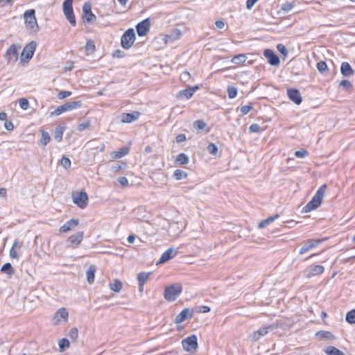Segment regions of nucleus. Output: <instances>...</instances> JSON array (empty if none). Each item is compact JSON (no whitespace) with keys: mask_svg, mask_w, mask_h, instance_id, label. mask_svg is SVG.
<instances>
[{"mask_svg":"<svg viewBox=\"0 0 355 355\" xmlns=\"http://www.w3.org/2000/svg\"><path fill=\"white\" fill-rule=\"evenodd\" d=\"M326 189L325 184L320 187L312 199L302 208V213H308L317 209L322 203Z\"/></svg>","mask_w":355,"mask_h":355,"instance_id":"f257e3e1","label":"nucleus"},{"mask_svg":"<svg viewBox=\"0 0 355 355\" xmlns=\"http://www.w3.org/2000/svg\"><path fill=\"white\" fill-rule=\"evenodd\" d=\"M182 292V284L180 283L173 284L165 288L164 297L166 301L173 302L181 295Z\"/></svg>","mask_w":355,"mask_h":355,"instance_id":"f03ea898","label":"nucleus"},{"mask_svg":"<svg viewBox=\"0 0 355 355\" xmlns=\"http://www.w3.org/2000/svg\"><path fill=\"white\" fill-rule=\"evenodd\" d=\"M25 25L28 30L32 33H37L39 31V26L35 17V11L34 9H30L25 11L24 14Z\"/></svg>","mask_w":355,"mask_h":355,"instance_id":"7ed1b4c3","label":"nucleus"},{"mask_svg":"<svg viewBox=\"0 0 355 355\" xmlns=\"http://www.w3.org/2000/svg\"><path fill=\"white\" fill-rule=\"evenodd\" d=\"M80 101L67 102L62 105L58 106L53 112L50 113L51 116H58L65 112L71 111L73 110L80 108L82 106Z\"/></svg>","mask_w":355,"mask_h":355,"instance_id":"20e7f679","label":"nucleus"},{"mask_svg":"<svg viewBox=\"0 0 355 355\" xmlns=\"http://www.w3.org/2000/svg\"><path fill=\"white\" fill-rule=\"evenodd\" d=\"M73 0H64L62 3V10L66 19L72 26H76V17L73 9Z\"/></svg>","mask_w":355,"mask_h":355,"instance_id":"39448f33","label":"nucleus"},{"mask_svg":"<svg viewBox=\"0 0 355 355\" xmlns=\"http://www.w3.org/2000/svg\"><path fill=\"white\" fill-rule=\"evenodd\" d=\"M135 40V33L133 28H129L123 34L121 38V46L125 49H129Z\"/></svg>","mask_w":355,"mask_h":355,"instance_id":"423d86ee","label":"nucleus"},{"mask_svg":"<svg viewBox=\"0 0 355 355\" xmlns=\"http://www.w3.org/2000/svg\"><path fill=\"white\" fill-rule=\"evenodd\" d=\"M37 43L35 41L26 44L21 54V62H28L33 57L35 51Z\"/></svg>","mask_w":355,"mask_h":355,"instance_id":"0eeeda50","label":"nucleus"},{"mask_svg":"<svg viewBox=\"0 0 355 355\" xmlns=\"http://www.w3.org/2000/svg\"><path fill=\"white\" fill-rule=\"evenodd\" d=\"M82 18L85 24H92L96 19V15L92 12V4L89 2H85L83 6Z\"/></svg>","mask_w":355,"mask_h":355,"instance_id":"6e6552de","label":"nucleus"},{"mask_svg":"<svg viewBox=\"0 0 355 355\" xmlns=\"http://www.w3.org/2000/svg\"><path fill=\"white\" fill-rule=\"evenodd\" d=\"M20 46H17L15 44H11L7 49L4 58L8 64L15 63L18 60L19 56V49Z\"/></svg>","mask_w":355,"mask_h":355,"instance_id":"1a4fd4ad","label":"nucleus"},{"mask_svg":"<svg viewBox=\"0 0 355 355\" xmlns=\"http://www.w3.org/2000/svg\"><path fill=\"white\" fill-rule=\"evenodd\" d=\"M72 198L73 203L81 209L85 208L88 204V196L84 191L73 193Z\"/></svg>","mask_w":355,"mask_h":355,"instance_id":"9d476101","label":"nucleus"},{"mask_svg":"<svg viewBox=\"0 0 355 355\" xmlns=\"http://www.w3.org/2000/svg\"><path fill=\"white\" fill-rule=\"evenodd\" d=\"M182 348L187 352H192L198 347V338L196 335H191L182 341Z\"/></svg>","mask_w":355,"mask_h":355,"instance_id":"9b49d317","label":"nucleus"},{"mask_svg":"<svg viewBox=\"0 0 355 355\" xmlns=\"http://www.w3.org/2000/svg\"><path fill=\"white\" fill-rule=\"evenodd\" d=\"M84 237L83 232H78L70 236L67 240L66 247L68 248H76L83 241Z\"/></svg>","mask_w":355,"mask_h":355,"instance_id":"f8f14e48","label":"nucleus"},{"mask_svg":"<svg viewBox=\"0 0 355 355\" xmlns=\"http://www.w3.org/2000/svg\"><path fill=\"white\" fill-rule=\"evenodd\" d=\"M150 28V20L146 18L138 23L136 26V30L139 37L145 36L148 34Z\"/></svg>","mask_w":355,"mask_h":355,"instance_id":"ddd939ff","label":"nucleus"},{"mask_svg":"<svg viewBox=\"0 0 355 355\" xmlns=\"http://www.w3.org/2000/svg\"><path fill=\"white\" fill-rule=\"evenodd\" d=\"M322 242V240L320 239H308L305 241L304 245L299 251L300 254H304L309 252L310 250L316 248L320 243Z\"/></svg>","mask_w":355,"mask_h":355,"instance_id":"4468645a","label":"nucleus"},{"mask_svg":"<svg viewBox=\"0 0 355 355\" xmlns=\"http://www.w3.org/2000/svg\"><path fill=\"white\" fill-rule=\"evenodd\" d=\"M263 55L267 58L268 63L272 66H277L280 63L279 58L275 52L270 49H265L263 51Z\"/></svg>","mask_w":355,"mask_h":355,"instance_id":"2eb2a0df","label":"nucleus"},{"mask_svg":"<svg viewBox=\"0 0 355 355\" xmlns=\"http://www.w3.org/2000/svg\"><path fill=\"white\" fill-rule=\"evenodd\" d=\"M287 95L291 101L296 105H300L302 102V98L300 91L294 88L287 89Z\"/></svg>","mask_w":355,"mask_h":355,"instance_id":"dca6fc26","label":"nucleus"},{"mask_svg":"<svg viewBox=\"0 0 355 355\" xmlns=\"http://www.w3.org/2000/svg\"><path fill=\"white\" fill-rule=\"evenodd\" d=\"M193 311L189 309H184L175 318V322L176 324H180L183 322L187 318H191L193 317Z\"/></svg>","mask_w":355,"mask_h":355,"instance_id":"f3484780","label":"nucleus"},{"mask_svg":"<svg viewBox=\"0 0 355 355\" xmlns=\"http://www.w3.org/2000/svg\"><path fill=\"white\" fill-rule=\"evenodd\" d=\"M79 224V220L78 218H71L69 220L67 221L60 228V232L61 233L68 232L69 231L73 230L75 227H76Z\"/></svg>","mask_w":355,"mask_h":355,"instance_id":"a211bd4d","label":"nucleus"},{"mask_svg":"<svg viewBox=\"0 0 355 355\" xmlns=\"http://www.w3.org/2000/svg\"><path fill=\"white\" fill-rule=\"evenodd\" d=\"M140 116V112H133L132 113H123L121 117V121L124 123H129L137 121Z\"/></svg>","mask_w":355,"mask_h":355,"instance_id":"6ab92c4d","label":"nucleus"},{"mask_svg":"<svg viewBox=\"0 0 355 355\" xmlns=\"http://www.w3.org/2000/svg\"><path fill=\"white\" fill-rule=\"evenodd\" d=\"M177 254V252L174 251L173 248H168L166 250L161 256L159 260L157 261V264L163 263L169 261L170 259L175 257Z\"/></svg>","mask_w":355,"mask_h":355,"instance_id":"aec40b11","label":"nucleus"},{"mask_svg":"<svg viewBox=\"0 0 355 355\" xmlns=\"http://www.w3.org/2000/svg\"><path fill=\"white\" fill-rule=\"evenodd\" d=\"M340 72L342 75L345 77H350L354 73V71L351 65L346 62L342 63L340 67Z\"/></svg>","mask_w":355,"mask_h":355,"instance_id":"412c9836","label":"nucleus"},{"mask_svg":"<svg viewBox=\"0 0 355 355\" xmlns=\"http://www.w3.org/2000/svg\"><path fill=\"white\" fill-rule=\"evenodd\" d=\"M324 268L320 265H312L309 268V273L308 277H311L315 275H321L324 272Z\"/></svg>","mask_w":355,"mask_h":355,"instance_id":"4be33fe9","label":"nucleus"},{"mask_svg":"<svg viewBox=\"0 0 355 355\" xmlns=\"http://www.w3.org/2000/svg\"><path fill=\"white\" fill-rule=\"evenodd\" d=\"M278 325L277 324L272 323L267 326L260 327L259 329L257 331V333L259 336H263L266 335L268 332L276 329Z\"/></svg>","mask_w":355,"mask_h":355,"instance_id":"5701e85b","label":"nucleus"},{"mask_svg":"<svg viewBox=\"0 0 355 355\" xmlns=\"http://www.w3.org/2000/svg\"><path fill=\"white\" fill-rule=\"evenodd\" d=\"M96 271V268L94 265H90L87 270L86 275L87 280L89 284H92L94 281L95 272Z\"/></svg>","mask_w":355,"mask_h":355,"instance_id":"b1692460","label":"nucleus"},{"mask_svg":"<svg viewBox=\"0 0 355 355\" xmlns=\"http://www.w3.org/2000/svg\"><path fill=\"white\" fill-rule=\"evenodd\" d=\"M109 286L114 292L119 293L122 289L123 284L119 279H116L110 283Z\"/></svg>","mask_w":355,"mask_h":355,"instance_id":"393cba45","label":"nucleus"},{"mask_svg":"<svg viewBox=\"0 0 355 355\" xmlns=\"http://www.w3.org/2000/svg\"><path fill=\"white\" fill-rule=\"evenodd\" d=\"M327 355H345L342 351L334 346H328L324 349Z\"/></svg>","mask_w":355,"mask_h":355,"instance_id":"a878e982","label":"nucleus"},{"mask_svg":"<svg viewBox=\"0 0 355 355\" xmlns=\"http://www.w3.org/2000/svg\"><path fill=\"white\" fill-rule=\"evenodd\" d=\"M64 130H65V126H62L61 125H58L55 128V132H54V138L58 142L62 141Z\"/></svg>","mask_w":355,"mask_h":355,"instance_id":"bb28decb","label":"nucleus"},{"mask_svg":"<svg viewBox=\"0 0 355 355\" xmlns=\"http://www.w3.org/2000/svg\"><path fill=\"white\" fill-rule=\"evenodd\" d=\"M189 162V157L187 154L181 153L177 155L175 163L180 165L187 164Z\"/></svg>","mask_w":355,"mask_h":355,"instance_id":"cd10ccee","label":"nucleus"},{"mask_svg":"<svg viewBox=\"0 0 355 355\" xmlns=\"http://www.w3.org/2000/svg\"><path fill=\"white\" fill-rule=\"evenodd\" d=\"M315 336H320L321 339L334 340L335 338L334 335L328 331H319Z\"/></svg>","mask_w":355,"mask_h":355,"instance_id":"c85d7f7f","label":"nucleus"},{"mask_svg":"<svg viewBox=\"0 0 355 355\" xmlns=\"http://www.w3.org/2000/svg\"><path fill=\"white\" fill-rule=\"evenodd\" d=\"M68 315L69 313L67 309L65 308H60L56 311L55 317L58 318V320H60V319L67 320L68 318Z\"/></svg>","mask_w":355,"mask_h":355,"instance_id":"c756f323","label":"nucleus"},{"mask_svg":"<svg viewBox=\"0 0 355 355\" xmlns=\"http://www.w3.org/2000/svg\"><path fill=\"white\" fill-rule=\"evenodd\" d=\"M1 272L11 277L15 273V269L10 263H6L1 268Z\"/></svg>","mask_w":355,"mask_h":355,"instance_id":"7c9ffc66","label":"nucleus"},{"mask_svg":"<svg viewBox=\"0 0 355 355\" xmlns=\"http://www.w3.org/2000/svg\"><path fill=\"white\" fill-rule=\"evenodd\" d=\"M85 48L86 55L92 54L96 50L94 42L92 40H88Z\"/></svg>","mask_w":355,"mask_h":355,"instance_id":"2f4dec72","label":"nucleus"},{"mask_svg":"<svg viewBox=\"0 0 355 355\" xmlns=\"http://www.w3.org/2000/svg\"><path fill=\"white\" fill-rule=\"evenodd\" d=\"M193 94H192V89H190L189 87L185 89H182V90H180L178 95H177V97L178 98H184L186 99H189L190 98H191V96H193Z\"/></svg>","mask_w":355,"mask_h":355,"instance_id":"473e14b6","label":"nucleus"},{"mask_svg":"<svg viewBox=\"0 0 355 355\" xmlns=\"http://www.w3.org/2000/svg\"><path fill=\"white\" fill-rule=\"evenodd\" d=\"M247 57L245 54H239L234 56L232 59V62L235 64H241L246 61Z\"/></svg>","mask_w":355,"mask_h":355,"instance_id":"72a5a7b5","label":"nucleus"},{"mask_svg":"<svg viewBox=\"0 0 355 355\" xmlns=\"http://www.w3.org/2000/svg\"><path fill=\"white\" fill-rule=\"evenodd\" d=\"M151 272H141L137 275V280L139 284H145L149 278Z\"/></svg>","mask_w":355,"mask_h":355,"instance_id":"f704fd0d","label":"nucleus"},{"mask_svg":"<svg viewBox=\"0 0 355 355\" xmlns=\"http://www.w3.org/2000/svg\"><path fill=\"white\" fill-rule=\"evenodd\" d=\"M51 140V137L49 132L46 131H42L41 138L39 141L40 144L46 146Z\"/></svg>","mask_w":355,"mask_h":355,"instance_id":"c9c22d12","label":"nucleus"},{"mask_svg":"<svg viewBox=\"0 0 355 355\" xmlns=\"http://www.w3.org/2000/svg\"><path fill=\"white\" fill-rule=\"evenodd\" d=\"M278 214H276L273 216L268 217V218L262 220L258 225L259 228H264L266 227L268 224L273 222L276 218H278Z\"/></svg>","mask_w":355,"mask_h":355,"instance_id":"e433bc0d","label":"nucleus"},{"mask_svg":"<svg viewBox=\"0 0 355 355\" xmlns=\"http://www.w3.org/2000/svg\"><path fill=\"white\" fill-rule=\"evenodd\" d=\"M173 177L177 180H181L187 178V173L183 170L176 169L173 173Z\"/></svg>","mask_w":355,"mask_h":355,"instance_id":"4c0bfd02","label":"nucleus"},{"mask_svg":"<svg viewBox=\"0 0 355 355\" xmlns=\"http://www.w3.org/2000/svg\"><path fill=\"white\" fill-rule=\"evenodd\" d=\"M69 341L67 338H63L58 342L60 352H64L67 348L69 347Z\"/></svg>","mask_w":355,"mask_h":355,"instance_id":"58836bf2","label":"nucleus"},{"mask_svg":"<svg viewBox=\"0 0 355 355\" xmlns=\"http://www.w3.org/2000/svg\"><path fill=\"white\" fill-rule=\"evenodd\" d=\"M345 320L349 324L355 323V309H352L347 313Z\"/></svg>","mask_w":355,"mask_h":355,"instance_id":"ea45409f","label":"nucleus"},{"mask_svg":"<svg viewBox=\"0 0 355 355\" xmlns=\"http://www.w3.org/2000/svg\"><path fill=\"white\" fill-rule=\"evenodd\" d=\"M207 126V123L201 119L197 120L193 122V128L198 130H202Z\"/></svg>","mask_w":355,"mask_h":355,"instance_id":"a19ab883","label":"nucleus"},{"mask_svg":"<svg viewBox=\"0 0 355 355\" xmlns=\"http://www.w3.org/2000/svg\"><path fill=\"white\" fill-rule=\"evenodd\" d=\"M68 336L72 341H76L78 337V329L76 327H73L70 329Z\"/></svg>","mask_w":355,"mask_h":355,"instance_id":"79ce46f5","label":"nucleus"},{"mask_svg":"<svg viewBox=\"0 0 355 355\" xmlns=\"http://www.w3.org/2000/svg\"><path fill=\"white\" fill-rule=\"evenodd\" d=\"M317 69L322 73H324V72L328 71L327 64L324 61H320L319 62H318Z\"/></svg>","mask_w":355,"mask_h":355,"instance_id":"37998d69","label":"nucleus"},{"mask_svg":"<svg viewBox=\"0 0 355 355\" xmlns=\"http://www.w3.org/2000/svg\"><path fill=\"white\" fill-rule=\"evenodd\" d=\"M228 97L230 98H234L237 95V89L234 86H229L227 89Z\"/></svg>","mask_w":355,"mask_h":355,"instance_id":"c03bdc74","label":"nucleus"},{"mask_svg":"<svg viewBox=\"0 0 355 355\" xmlns=\"http://www.w3.org/2000/svg\"><path fill=\"white\" fill-rule=\"evenodd\" d=\"M207 149L209 153L212 155H216L218 150L217 146L214 143H210Z\"/></svg>","mask_w":355,"mask_h":355,"instance_id":"a18cd8bd","label":"nucleus"},{"mask_svg":"<svg viewBox=\"0 0 355 355\" xmlns=\"http://www.w3.org/2000/svg\"><path fill=\"white\" fill-rule=\"evenodd\" d=\"M129 152V149L128 148H122L120 150L116 151L115 153L114 158H121L125 155H126Z\"/></svg>","mask_w":355,"mask_h":355,"instance_id":"49530a36","label":"nucleus"},{"mask_svg":"<svg viewBox=\"0 0 355 355\" xmlns=\"http://www.w3.org/2000/svg\"><path fill=\"white\" fill-rule=\"evenodd\" d=\"M71 160L66 156H63L61 159V164L65 168L68 169L71 166Z\"/></svg>","mask_w":355,"mask_h":355,"instance_id":"de8ad7c7","label":"nucleus"},{"mask_svg":"<svg viewBox=\"0 0 355 355\" xmlns=\"http://www.w3.org/2000/svg\"><path fill=\"white\" fill-rule=\"evenodd\" d=\"M19 103L20 107L24 110H26L28 109V107H29V102L26 98H20L19 100Z\"/></svg>","mask_w":355,"mask_h":355,"instance_id":"09e8293b","label":"nucleus"},{"mask_svg":"<svg viewBox=\"0 0 355 355\" xmlns=\"http://www.w3.org/2000/svg\"><path fill=\"white\" fill-rule=\"evenodd\" d=\"M339 86L343 87L345 89L347 90L352 87V84L348 80H343L340 81Z\"/></svg>","mask_w":355,"mask_h":355,"instance_id":"8fccbe9b","label":"nucleus"},{"mask_svg":"<svg viewBox=\"0 0 355 355\" xmlns=\"http://www.w3.org/2000/svg\"><path fill=\"white\" fill-rule=\"evenodd\" d=\"M294 7V4L290 2H286L281 6V9L285 12H288Z\"/></svg>","mask_w":355,"mask_h":355,"instance_id":"3c124183","label":"nucleus"},{"mask_svg":"<svg viewBox=\"0 0 355 355\" xmlns=\"http://www.w3.org/2000/svg\"><path fill=\"white\" fill-rule=\"evenodd\" d=\"M261 130L260 125L257 123L252 124L249 128L250 132H259Z\"/></svg>","mask_w":355,"mask_h":355,"instance_id":"603ef678","label":"nucleus"},{"mask_svg":"<svg viewBox=\"0 0 355 355\" xmlns=\"http://www.w3.org/2000/svg\"><path fill=\"white\" fill-rule=\"evenodd\" d=\"M71 95V92L69 91H60L58 94V98L59 99L66 98Z\"/></svg>","mask_w":355,"mask_h":355,"instance_id":"864d4df0","label":"nucleus"},{"mask_svg":"<svg viewBox=\"0 0 355 355\" xmlns=\"http://www.w3.org/2000/svg\"><path fill=\"white\" fill-rule=\"evenodd\" d=\"M277 49L279 51V53H281L284 55H287L288 54V50L286 48V46L282 44H278L277 45Z\"/></svg>","mask_w":355,"mask_h":355,"instance_id":"5fc2aeb1","label":"nucleus"},{"mask_svg":"<svg viewBox=\"0 0 355 355\" xmlns=\"http://www.w3.org/2000/svg\"><path fill=\"white\" fill-rule=\"evenodd\" d=\"M253 109V106L251 105H244L241 107V112L243 115L247 114L250 111Z\"/></svg>","mask_w":355,"mask_h":355,"instance_id":"6e6d98bb","label":"nucleus"},{"mask_svg":"<svg viewBox=\"0 0 355 355\" xmlns=\"http://www.w3.org/2000/svg\"><path fill=\"white\" fill-rule=\"evenodd\" d=\"M309 155V152L306 150H296L295 155L297 157H305Z\"/></svg>","mask_w":355,"mask_h":355,"instance_id":"4d7b16f0","label":"nucleus"},{"mask_svg":"<svg viewBox=\"0 0 355 355\" xmlns=\"http://www.w3.org/2000/svg\"><path fill=\"white\" fill-rule=\"evenodd\" d=\"M89 121H85V122L78 124L77 129L78 131L81 132V131H83L84 130H85L86 128H87L89 127Z\"/></svg>","mask_w":355,"mask_h":355,"instance_id":"13d9d810","label":"nucleus"},{"mask_svg":"<svg viewBox=\"0 0 355 355\" xmlns=\"http://www.w3.org/2000/svg\"><path fill=\"white\" fill-rule=\"evenodd\" d=\"M117 181L123 187L128 185V180L125 177H119L117 178Z\"/></svg>","mask_w":355,"mask_h":355,"instance_id":"bf43d9fd","label":"nucleus"},{"mask_svg":"<svg viewBox=\"0 0 355 355\" xmlns=\"http://www.w3.org/2000/svg\"><path fill=\"white\" fill-rule=\"evenodd\" d=\"M180 78L182 81H187L191 78V74L189 72L185 71L181 73Z\"/></svg>","mask_w":355,"mask_h":355,"instance_id":"052dcab7","label":"nucleus"},{"mask_svg":"<svg viewBox=\"0 0 355 355\" xmlns=\"http://www.w3.org/2000/svg\"><path fill=\"white\" fill-rule=\"evenodd\" d=\"M4 127L7 130H9V131L12 130L14 128L12 122L11 121H8V120H6V121L4 123Z\"/></svg>","mask_w":355,"mask_h":355,"instance_id":"680f3d73","label":"nucleus"},{"mask_svg":"<svg viewBox=\"0 0 355 355\" xmlns=\"http://www.w3.org/2000/svg\"><path fill=\"white\" fill-rule=\"evenodd\" d=\"M186 139H187V137L184 134H180L175 137V141L178 144L186 141Z\"/></svg>","mask_w":355,"mask_h":355,"instance_id":"e2e57ef3","label":"nucleus"},{"mask_svg":"<svg viewBox=\"0 0 355 355\" xmlns=\"http://www.w3.org/2000/svg\"><path fill=\"white\" fill-rule=\"evenodd\" d=\"M211 309L207 306H200L198 307V312L200 313H208L209 312Z\"/></svg>","mask_w":355,"mask_h":355,"instance_id":"0e129e2a","label":"nucleus"},{"mask_svg":"<svg viewBox=\"0 0 355 355\" xmlns=\"http://www.w3.org/2000/svg\"><path fill=\"white\" fill-rule=\"evenodd\" d=\"M121 169H122V166L120 164H116V163L113 164L112 166V168H111L112 171H113V172H118Z\"/></svg>","mask_w":355,"mask_h":355,"instance_id":"69168bd1","label":"nucleus"},{"mask_svg":"<svg viewBox=\"0 0 355 355\" xmlns=\"http://www.w3.org/2000/svg\"><path fill=\"white\" fill-rule=\"evenodd\" d=\"M258 0H247L246 7L248 9H251Z\"/></svg>","mask_w":355,"mask_h":355,"instance_id":"338daca9","label":"nucleus"},{"mask_svg":"<svg viewBox=\"0 0 355 355\" xmlns=\"http://www.w3.org/2000/svg\"><path fill=\"white\" fill-rule=\"evenodd\" d=\"M10 257L12 259H18V254L13 248H11L10 250Z\"/></svg>","mask_w":355,"mask_h":355,"instance_id":"774afa93","label":"nucleus"}]
</instances>
